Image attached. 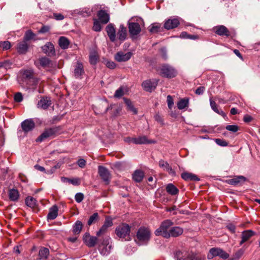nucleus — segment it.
I'll return each mask as SVG.
<instances>
[{"instance_id":"nucleus-1","label":"nucleus","mask_w":260,"mask_h":260,"mask_svg":"<svg viewBox=\"0 0 260 260\" xmlns=\"http://www.w3.org/2000/svg\"><path fill=\"white\" fill-rule=\"evenodd\" d=\"M159 75L162 77L167 78H173L175 77L178 72L173 66L169 64H163L158 69Z\"/></svg>"},{"instance_id":"nucleus-2","label":"nucleus","mask_w":260,"mask_h":260,"mask_svg":"<svg viewBox=\"0 0 260 260\" xmlns=\"http://www.w3.org/2000/svg\"><path fill=\"white\" fill-rule=\"evenodd\" d=\"M174 223L170 219H166L163 221L159 228L155 231L156 236H161L164 238H166L169 233V230L173 225Z\"/></svg>"},{"instance_id":"nucleus-3","label":"nucleus","mask_w":260,"mask_h":260,"mask_svg":"<svg viewBox=\"0 0 260 260\" xmlns=\"http://www.w3.org/2000/svg\"><path fill=\"white\" fill-rule=\"evenodd\" d=\"M131 227L126 223H122L117 226L115 229V234L120 238L129 240Z\"/></svg>"},{"instance_id":"nucleus-4","label":"nucleus","mask_w":260,"mask_h":260,"mask_svg":"<svg viewBox=\"0 0 260 260\" xmlns=\"http://www.w3.org/2000/svg\"><path fill=\"white\" fill-rule=\"evenodd\" d=\"M111 238L107 237L103 238L98 246V250L102 255H108L112 249V245L110 244Z\"/></svg>"},{"instance_id":"nucleus-5","label":"nucleus","mask_w":260,"mask_h":260,"mask_svg":"<svg viewBox=\"0 0 260 260\" xmlns=\"http://www.w3.org/2000/svg\"><path fill=\"white\" fill-rule=\"evenodd\" d=\"M60 130V127L59 126L46 129L44 132L36 139V141L42 142L50 137L59 134Z\"/></svg>"},{"instance_id":"nucleus-6","label":"nucleus","mask_w":260,"mask_h":260,"mask_svg":"<svg viewBox=\"0 0 260 260\" xmlns=\"http://www.w3.org/2000/svg\"><path fill=\"white\" fill-rule=\"evenodd\" d=\"M150 231L149 229L141 227L137 233V237L141 242H147L150 239Z\"/></svg>"},{"instance_id":"nucleus-7","label":"nucleus","mask_w":260,"mask_h":260,"mask_svg":"<svg viewBox=\"0 0 260 260\" xmlns=\"http://www.w3.org/2000/svg\"><path fill=\"white\" fill-rule=\"evenodd\" d=\"M98 173L102 179L106 184L109 183L111 175L108 169L105 167L100 166L98 167Z\"/></svg>"},{"instance_id":"nucleus-8","label":"nucleus","mask_w":260,"mask_h":260,"mask_svg":"<svg viewBox=\"0 0 260 260\" xmlns=\"http://www.w3.org/2000/svg\"><path fill=\"white\" fill-rule=\"evenodd\" d=\"M85 73L84 66L83 63L77 61L75 64L74 66V76L77 79H81L83 75Z\"/></svg>"},{"instance_id":"nucleus-9","label":"nucleus","mask_w":260,"mask_h":260,"mask_svg":"<svg viewBox=\"0 0 260 260\" xmlns=\"http://www.w3.org/2000/svg\"><path fill=\"white\" fill-rule=\"evenodd\" d=\"M158 81L156 79L147 80L142 83V86L145 91L151 92L156 88Z\"/></svg>"},{"instance_id":"nucleus-10","label":"nucleus","mask_w":260,"mask_h":260,"mask_svg":"<svg viewBox=\"0 0 260 260\" xmlns=\"http://www.w3.org/2000/svg\"><path fill=\"white\" fill-rule=\"evenodd\" d=\"M98 238L94 236H91L89 233H85L83 237L84 243L88 247H93L98 242Z\"/></svg>"},{"instance_id":"nucleus-11","label":"nucleus","mask_w":260,"mask_h":260,"mask_svg":"<svg viewBox=\"0 0 260 260\" xmlns=\"http://www.w3.org/2000/svg\"><path fill=\"white\" fill-rule=\"evenodd\" d=\"M175 256L177 260H192L194 258L192 254L185 250H177Z\"/></svg>"},{"instance_id":"nucleus-12","label":"nucleus","mask_w":260,"mask_h":260,"mask_svg":"<svg viewBox=\"0 0 260 260\" xmlns=\"http://www.w3.org/2000/svg\"><path fill=\"white\" fill-rule=\"evenodd\" d=\"M128 30L131 36L134 38L141 32V28L140 24L137 22H129L128 23Z\"/></svg>"},{"instance_id":"nucleus-13","label":"nucleus","mask_w":260,"mask_h":260,"mask_svg":"<svg viewBox=\"0 0 260 260\" xmlns=\"http://www.w3.org/2000/svg\"><path fill=\"white\" fill-rule=\"evenodd\" d=\"M210 253L212 257L219 256L223 259H226L229 257V254L227 252L219 248H212L210 250Z\"/></svg>"},{"instance_id":"nucleus-14","label":"nucleus","mask_w":260,"mask_h":260,"mask_svg":"<svg viewBox=\"0 0 260 260\" xmlns=\"http://www.w3.org/2000/svg\"><path fill=\"white\" fill-rule=\"evenodd\" d=\"M132 56V53L128 52L124 53L122 51L117 52L114 55V59L118 62L126 61L128 60Z\"/></svg>"},{"instance_id":"nucleus-15","label":"nucleus","mask_w":260,"mask_h":260,"mask_svg":"<svg viewBox=\"0 0 260 260\" xmlns=\"http://www.w3.org/2000/svg\"><path fill=\"white\" fill-rule=\"evenodd\" d=\"M21 125L23 131L25 133H27L35 128V123L32 119H28L22 122Z\"/></svg>"},{"instance_id":"nucleus-16","label":"nucleus","mask_w":260,"mask_h":260,"mask_svg":"<svg viewBox=\"0 0 260 260\" xmlns=\"http://www.w3.org/2000/svg\"><path fill=\"white\" fill-rule=\"evenodd\" d=\"M214 32L217 35L229 37L230 36V32L229 29L224 25H217L213 27Z\"/></svg>"},{"instance_id":"nucleus-17","label":"nucleus","mask_w":260,"mask_h":260,"mask_svg":"<svg viewBox=\"0 0 260 260\" xmlns=\"http://www.w3.org/2000/svg\"><path fill=\"white\" fill-rule=\"evenodd\" d=\"M42 51L48 56H53L55 55V50L54 46L52 43L47 42L45 45L42 47Z\"/></svg>"},{"instance_id":"nucleus-18","label":"nucleus","mask_w":260,"mask_h":260,"mask_svg":"<svg viewBox=\"0 0 260 260\" xmlns=\"http://www.w3.org/2000/svg\"><path fill=\"white\" fill-rule=\"evenodd\" d=\"M183 233V229L179 226H173L171 227L169 230V233L166 238H169L170 237H177L181 235Z\"/></svg>"},{"instance_id":"nucleus-19","label":"nucleus","mask_w":260,"mask_h":260,"mask_svg":"<svg viewBox=\"0 0 260 260\" xmlns=\"http://www.w3.org/2000/svg\"><path fill=\"white\" fill-rule=\"evenodd\" d=\"M158 166L164 171L167 172L172 176H175L176 173L167 161L160 159L158 162Z\"/></svg>"},{"instance_id":"nucleus-20","label":"nucleus","mask_w":260,"mask_h":260,"mask_svg":"<svg viewBox=\"0 0 260 260\" xmlns=\"http://www.w3.org/2000/svg\"><path fill=\"white\" fill-rule=\"evenodd\" d=\"M97 16L101 23L106 24L110 20L109 14L106 10H100L98 12Z\"/></svg>"},{"instance_id":"nucleus-21","label":"nucleus","mask_w":260,"mask_h":260,"mask_svg":"<svg viewBox=\"0 0 260 260\" xmlns=\"http://www.w3.org/2000/svg\"><path fill=\"white\" fill-rule=\"evenodd\" d=\"M106 31L110 40L112 42H115L116 40V31L113 24L112 23L108 24L106 27Z\"/></svg>"},{"instance_id":"nucleus-22","label":"nucleus","mask_w":260,"mask_h":260,"mask_svg":"<svg viewBox=\"0 0 260 260\" xmlns=\"http://www.w3.org/2000/svg\"><path fill=\"white\" fill-rule=\"evenodd\" d=\"M51 105L50 98L47 96L42 97L38 102L37 106L39 108L45 110Z\"/></svg>"},{"instance_id":"nucleus-23","label":"nucleus","mask_w":260,"mask_h":260,"mask_svg":"<svg viewBox=\"0 0 260 260\" xmlns=\"http://www.w3.org/2000/svg\"><path fill=\"white\" fill-rule=\"evenodd\" d=\"M179 21L177 18L169 19L165 22L164 24V27L166 29L169 30L177 27L179 25Z\"/></svg>"},{"instance_id":"nucleus-24","label":"nucleus","mask_w":260,"mask_h":260,"mask_svg":"<svg viewBox=\"0 0 260 260\" xmlns=\"http://www.w3.org/2000/svg\"><path fill=\"white\" fill-rule=\"evenodd\" d=\"M134 141L135 144H154L156 143L155 141L148 140L147 137L145 136L135 138V139H134Z\"/></svg>"},{"instance_id":"nucleus-25","label":"nucleus","mask_w":260,"mask_h":260,"mask_svg":"<svg viewBox=\"0 0 260 260\" xmlns=\"http://www.w3.org/2000/svg\"><path fill=\"white\" fill-rule=\"evenodd\" d=\"M39 62L40 66L45 69H50L53 67L52 61L47 57L39 58Z\"/></svg>"},{"instance_id":"nucleus-26","label":"nucleus","mask_w":260,"mask_h":260,"mask_svg":"<svg viewBox=\"0 0 260 260\" xmlns=\"http://www.w3.org/2000/svg\"><path fill=\"white\" fill-rule=\"evenodd\" d=\"M246 181V178L243 176H236L233 179H229L227 182L231 185H238L243 183Z\"/></svg>"},{"instance_id":"nucleus-27","label":"nucleus","mask_w":260,"mask_h":260,"mask_svg":"<svg viewBox=\"0 0 260 260\" xmlns=\"http://www.w3.org/2000/svg\"><path fill=\"white\" fill-rule=\"evenodd\" d=\"M117 35L118 39L121 41H123L126 39L127 29L123 24L120 25Z\"/></svg>"},{"instance_id":"nucleus-28","label":"nucleus","mask_w":260,"mask_h":260,"mask_svg":"<svg viewBox=\"0 0 260 260\" xmlns=\"http://www.w3.org/2000/svg\"><path fill=\"white\" fill-rule=\"evenodd\" d=\"M254 234V232L251 230L244 231L241 234V241L240 242V245H242L244 242L248 241Z\"/></svg>"},{"instance_id":"nucleus-29","label":"nucleus","mask_w":260,"mask_h":260,"mask_svg":"<svg viewBox=\"0 0 260 260\" xmlns=\"http://www.w3.org/2000/svg\"><path fill=\"white\" fill-rule=\"evenodd\" d=\"M9 198L11 201L17 202L20 198V194L17 189H11L9 190Z\"/></svg>"},{"instance_id":"nucleus-30","label":"nucleus","mask_w":260,"mask_h":260,"mask_svg":"<svg viewBox=\"0 0 260 260\" xmlns=\"http://www.w3.org/2000/svg\"><path fill=\"white\" fill-rule=\"evenodd\" d=\"M181 178L185 181H199L200 178L196 175L187 172L181 174Z\"/></svg>"},{"instance_id":"nucleus-31","label":"nucleus","mask_w":260,"mask_h":260,"mask_svg":"<svg viewBox=\"0 0 260 260\" xmlns=\"http://www.w3.org/2000/svg\"><path fill=\"white\" fill-rule=\"evenodd\" d=\"M23 78L25 80H32L34 84H37L38 80L34 77V73L32 70H26L23 74Z\"/></svg>"},{"instance_id":"nucleus-32","label":"nucleus","mask_w":260,"mask_h":260,"mask_svg":"<svg viewBox=\"0 0 260 260\" xmlns=\"http://www.w3.org/2000/svg\"><path fill=\"white\" fill-rule=\"evenodd\" d=\"M123 100L127 107L126 109L128 111L132 112L134 114L136 115L138 114L137 109L134 107L133 103L131 100L125 98H123Z\"/></svg>"},{"instance_id":"nucleus-33","label":"nucleus","mask_w":260,"mask_h":260,"mask_svg":"<svg viewBox=\"0 0 260 260\" xmlns=\"http://www.w3.org/2000/svg\"><path fill=\"white\" fill-rule=\"evenodd\" d=\"M210 104L211 109L216 113L220 115L223 117L225 118L226 116V114L221 109L218 108V106L216 102L212 100L211 99H210Z\"/></svg>"},{"instance_id":"nucleus-34","label":"nucleus","mask_w":260,"mask_h":260,"mask_svg":"<svg viewBox=\"0 0 260 260\" xmlns=\"http://www.w3.org/2000/svg\"><path fill=\"white\" fill-rule=\"evenodd\" d=\"M58 215V207L56 205L53 206L49 210L47 218L50 220L54 219Z\"/></svg>"},{"instance_id":"nucleus-35","label":"nucleus","mask_w":260,"mask_h":260,"mask_svg":"<svg viewBox=\"0 0 260 260\" xmlns=\"http://www.w3.org/2000/svg\"><path fill=\"white\" fill-rule=\"evenodd\" d=\"M167 192L172 196L176 195L179 192L178 189L172 183L168 184L166 188Z\"/></svg>"},{"instance_id":"nucleus-36","label":"nucleus","mask_w":260,"mask_h":260,"mask_svg":"<svg viewBox=\"0 0 260 260\" xmlns=\"http://www.w3.org/2000/svg\"><path fill=\"white\" fill-rule=\"evenodd\" d=\"M58 44L62 49H66L68 48L70 41L64 37H60L58 40Z\"/></svg>"},{"instance_id":"nucleus-37","label":"nucleus","mask_w":260,"mask_h":260,"mask_svg":"<svg viewBox=\"0 0 260 260\" xmlns=\"http://www.w3.org/2000/svg\"><path fill=\"white\" fill-rule=\"evenodd\" d=\"M144 176V173L141 170H136L133 175V179L137 182H140L142 181Z\"/></svg>"},{"instance_id":"nucleus-38","label":"nucleus","mask_w":260,"mask_h":260,"mask_svg":"<svg viewBox=\"0 0 260 260\" xmlns=\"http://www.w3.org/2000/svg\"><path fill=\"white\" fill-rule=\"evenodd\" d=\"M28 48V44L26 43V41H24L20 42L18 44L17 50L19 53L24 54L27 52Z\"/></svg>"},{"instance_id":"nucleus-39","label":"nucleus","mask_w":260,"mask_h":260,"mask_svg":"<svg viewBox=\"0 0 260 260\" xmlns=\"http://www.w3.org/2000/svg\"><path fill=\"white\" fill-rule=\"evenodd\" d=\"M83 224L81 221L77 220L73 226V232L75 235H78L80 233L83 228Z\"/></svg>"},{"instance_id":"nucleus-40","label":"nucleus","mask_w":260,"mask_h":260,"mask_svg":"<svg viewBox=\"0 0 260 260\" xmlns=\"http://www.w3.org/2000/svg\"><path fill=\"white\" fill-rule=\"evenodd\" d=\"M61 180L63 182H68L74 185H79L80 184V180L78 178L70 179L67 177H61Z\"/></svg>"},{"instance_id":"nucleus-41","label":"nucleus","mask_w":260,"mask_h":260,"mask_svg":"<svg viewBox=\"0 0 260 260\" xmlns=\"http://www.w3.org/2000/svg\"><path fill=\"white\" fill-rule=\"evenodd\" d=\"M189 104V100L187 98H184L181 99L178 103H177V108L179 110H183L184 108L187 107L188 106Z\"/></svg>"},{"instance_id":"nucleus-42","label":"nucleus","mask_w":260,"mask_h":260,"mask_svg":"<svg viewBox=\"0 0 260 260\" xmlns=\"http://www.w3.org/2000/svg\"><path fill=\"white\" fill-rule=\"evenodd\" d=\"M49 254V250L47 248L43 247L39 252V256L40 259H46Z\"/></svg>"},{"instance_id":"nucleus-43","label":"nucleus","mask_w":260,"mask_h":260,"mask_svg":"<svg viewBox=\"0 0 260 260\" xmlns=\"http://www.w3.org/2000/svg\"><path fill=\"white\" fill-rule=\"evenodd\" d=\"M25 204L26 205L30 207V208H34L37 204V201L36 200L31 197H27L25 199Z\"/></svg>"},{"instance_id":"nucleus-44","label":"nucleus","mask_w":260,"mask_h":260,"mask_svg":"<svg viewBox=\"0 0 260 260\" xmlns=\"http://www.w3.org/2000/svg\"><path fill=\"white\" fill-rule=\"evenodd\" d=\"M100 219L99 215L97 212L93 213L91 216H90L88 221L87 224L91 225L92 224L97 222Z\"/></svg>"},{"instance_id":"nucleus-45","label":"nucleus","mask_w":260,"mask_h":260,"mask_svg":"<svg viewBox=\"0 0 260 260\" xmlns=\"http://www.w3.org/2000/svg\"><path fill=\"white\" fill-rule=\"evenodd\" d=\"M99 59V55L96 52H92L89 56V61L91 64H95Z\"/></svg>"},{"instance_id":"nucleus-46","label":"nucleus","mask_w":260,"mask_h":260,"mask_svg":"<svg viewBox=\"0 0 260 260\" xmlns=\"http://www.w3.org/2000/svg\"><path fill=\"white\" fill-rule=\"evenodd\" d=\"M92 29L95 31H100L102 29V26L101 24V22L97 20L94 19L93 25Z\"/></svg>"},{"instance_id":"nucleus-47","label":"nucleus","mask_w":260,"mask_h":260,"mask_svg":"<svg viewBox=\"0 0 260 260\" xmlns=\"http://www.w3.org/2000/svg\"><path fill=\"white\" fill-rule=\"evenodd\" d=\"M35 36V34H34L31 30H28L26 31L24 37V40L25 41H29L30 40L32 39Z\"/></svg>"},{"instance_id":"nucleus-48","label":"nucleus","mask_w":260,"mask_h":260,"mask_svg":"<svg viewBox=\"0 0 260 260\" xmlns=\"http://www.w3.org/2000/svg\"><path fill=\"white\" fill-rule=\"evenodd\" d=\"M103 225L107 227V228L112 226L113 225V222L111 218L110 217H106Z\"/></svg>"},{"instance_id":"nucleus-49","label":"nucleus","mask_w":260,"mask_h":260,"mask_svg":"<svg viewBox=\"0 0 260 260\" xmlns=\"http://www.w3.org/2000/svg\"><path fill=\"white\" fill-rule=\"evenodd\" d=\"M0 47L3 49L8 50L11 48V43L10 42L4 41L0 42Z\"/></svg>"},{"instance_id":"nucleus-50","label":"nucleus","mask_w":260,"mask_h":260,"mask_svg":"<svg viewBox=\"0 0 260 260\" xmlns=\"http://www.w3.org/2000/svg\"><path fill=\"white\" fill-rule=\"evenodd\" d=\"M108 229V228L107 227L102 225V227L100 229L99 231L96 232L97 237H100L101 236L105 234L107 232Z\"/></svg>"},{"instance_id":"nucleus-51","label":"nucleus","mask_w":260,"mask_h":260,"mask_svg":"<svg viewBox=\"0 0 260 260\" xmlns=\"http://www.w3.org/2000/svg\"><path fill=\"white\" fill-rule=\"evenodd\" d=\"M12 65L11 62L9 60H5L4 61L0 62V68H4L5 69L10 68Z\"/></svg>"},{"instance_id":"nucleus-52","label":"nucleus","mask_w":260,"mask_h":260,"mask_svg":"<svg viewBox=\"0 0 260 260\" xmlns=\"http://www.w3.org/2000/svg\"><path fill=\"white\" fill-rule=\"evenodd\" d=\"M244 253V250L242 249L238 250L233 255L234 259L239 260Z\"/></svg>"},{"instance_id":"nucleus-53","label":"nucleus","mask_w":260,"mask_h":260,"mask_svg":"<svg viewBox=\"0 0 260 260\" xmlns=\"http://www.w3.org/2000/svg\"><path fill=\"white\" fill-rule=\"evenodd\" d=\"M225 128L229 131L232 132H236L239 130V127L236 125H228Z\"/></svg>"},{"instance_id":"nucleus-54","label":"nucleus","mask_w":260,"mask_h":260,"mask_svg":"<svg viewBox=\"0 0 260 260\" xmlns=\"http://www.w3.org/2000/svg\"><path fill=\"white\" fill-rule=\"evenodd\" d=\"M123 90L122 87L119 88L116 90L114 96L116 98H120L123 95Z\"/></svg>"},{"instance_id":"nucleus-55","label":"nucleus","mask_w":260,"mask_h":260,"mask_svg":"<svg viewBox=\"0 0 260 260\" xmlns=\"http://www.w3.org/2000/svg\"><path fill=\"white\" fill-rule=\"evenodd\" d=\"M84 199V194L82 193L79 192L76 194L75 199L77 203H81Z\"/></svg>"},{"instance_id":"nucleus-56","label":"nucleus","mask_w":260,"mask_h":260,"mask_svg":"<svg viewBox=\"0 0 260 260\" xmlns=\"http://www.w3.org/2000/svg\"><path fill=\"white\" fill-rule=\"evenodd\" d=\"M105 64L107 68L110 69H114L116 67V63L110 60H106Z\"/></svg>"},{"instance_id":"nucleus-57","label":"nucleus","mask_w":260,"mask_h":260,"mask_svg":"<svg viewBox=\"0 0 260 260\" xmlns=\"http://www.w3.org/2000/svg\"><path fill=\"white\" fill-rule=\"evenodd\" d=\"M215 141L218 145L221 146H226L228 145V143L223 139H216Z\"/></svg>"},{"instance_id":"nucleus-58","label":"nucleus","mask_w":260,"mask_h":260,"mask_svg":"<svg viewBox=\"0 0 260 260\" xmlns=\"http://www.w3.org/2000/svg\"><path fill=\"white\" fill-rule=\"evenodd\" d=\"M160 27L159 24H153L150 28V31L152 33L157 32L159 31Z\"/></svg>"},{"instance_id":"nucleus-59","label":"nucleus","mask_w":260,"mask_h":260,"mask_svg":"<svg viewBox=\"0 0 260 260\" xmlns=\"http://www.w3.org/2000/svg\"><path fill=\"white\" fill-rule=\"evenodd\" d=\"M167 101L168 108L171 109L174 105L173 100L172 96L170 95H168L167 98Z\"/></svg>"},{"instance_id":"nucleus-60","label":"nucleus","mask_w":260,"mask_h":260,"mask_svg":"<svg viewBox=\"0 0 260 260\" xmlns=\"http://www.w3.org/2000/svg\"><path fill=\"white\" fill-rule=\"evenodd\" d=\"M23 100V96L20 92H17L15 94L14 100L15 102L19 103Z\"/></svg>"},{"instance_id":"nucleus-61","label":"nucleus","mask_w":260,"mask_h":260,"mask_svg":"<svg viewBox=\"0 0 260 260\" xmlns=\"http://www.w3.org/2000/svg\"><path fill=\"white\" fill-rule=\"evenodd\" d=\"M205 90V88L204 86H200L195 91L196 94L198 95L202 94Z\"/></svg>"},{"instance_id":"nucleus-62","label":"nucleus","mask_w":260,"mask_h":260,"mask_svg":"<svg viewBox=\"0 0 260 260\" xmlns=\"http://www.w3.org/2000/svg\"><path fill=\"white\" fill-rule=\"evenodd\" d=\"M49 30L50 27L49 26L43 25L39 30V32L40 34H44L49 31Z\"/></svg>"},{"instance_id":"nucleus-63","label":"nucleus","mask_w":260,"mask_h":260,"mask_svg":"<svg viewBox=\"0 0 260 260\" xmlns=\"http://www.w3.org/2000/svg\"><path fill=\"white\" fill-rule=\"evenodd\" d=\"M226 227L232 233H235L236 228L233 224L229 223Z\"/></svg>"},{"instance_id":"nucleus-64","label":"nucleus","mask_w":260,"mask_h":260,"mask_svg":"<svg viewBox=\"0 0 260 260\" xmlns=\"http://www.w3.org/2000/svg\"><path fill=\"white\" fill-rule=\"evenodd\" d=\"M53 17L57 20H61L64 19V16L60 13H53Z\"/></svg>"}]
</instances>
